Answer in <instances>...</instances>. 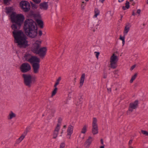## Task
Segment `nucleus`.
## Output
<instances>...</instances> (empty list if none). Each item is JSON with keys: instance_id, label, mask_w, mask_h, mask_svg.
<instances>
[{"instance_id": "1", "label": "nucleus", "mask_w": 148, "mask_h": 148, "mask_svg": "<svg viewBox=\"0 0 148 148\" xmlns=\"http://www.w3.org/2000/svg\"><path fill=\"white\" fill-rule=\"evenodd\" d=\"M10 18L12 23H13L11 27L14 30L12 33L15 42L18 43L20 47H26L28 45L27 37L21 30L17 31L24 20V16L21 14L16 15L15 12H13L10 15Z\"/></svg>"}, {"instance_id": "2", "label": "nucleus", "mask_w": 148, "mask_h": 148, "mask_svg": "<svg viewBox=\"0 0 148 148\" xmlns=\"http://www.w3.org/2000/svg\"><path fill=\"white\" fill-rule=\"evenodd\" d=\"M24 29L26 35L31 38H35L37 34L36 23L31 19H26L24 22Z\"/></svg>"}, {"instance_id": "3", "label": "nucleus", "mask_w": 148, "mask_h": 148, "mask_svg": "<svg viewBox=\"0 0 148 148\" xmlns=\"http://www.w3.org/2000/svg\"><path fill=\"white\" fill-rule=\"evenodd\" d=\"M24 58L25 61L32 64L34 73L35 74L38 73L40 68V59L36 56H32L29 53L25 54Z\"/></svg>"}, {"instance_id": "4", "label": "nucleus", "mask_w": 148, "mask_h": 148, "mask_svg": "<svg viewBox=\"0 0 148 148\" xmlns=\"http://www.w3.org/2000/svg\"><path fill=\"white\" fill-rule=\"evenodd\" d=\"M41 42L37 40L34 43L32 47V51L34 53L38 54L41 58H43L46 55L47 48L43 47L40 48Z\"/></svg>"}, {"instance_id": "5", "label": "nucleus", "mask_w": 148, "mask_h": 148, "mask_svg": "<svg viewBox=\"0 0 148 148\" xmlns=\"http://www.w3.org/2000/svg\"><path fill=\"white\" fill-rule=\"evenodd\" d=\"M22 77L24 79V84L29 87H30L31 85L34 83L36 81V77H32L30 74H23Z\"/></svg>"}, {"instance_id": "6", "label": "nucleus", "mask_w": 148, "mask_h": 148, "mask_svg": "<svg viewBox=\"0 0 148 148\" xmlns=\"http://www.w3.org/2000/svg\"><path fill=\"white\" fill-rule=\"evenodd\" d=\"M92 132L93 135L97 134L98 133V127L97 124V120L96 118H93Z\"/></svg>"}, {"instance_id": "7", "label": "nucleus", "mask_w": 148, "mask_h": 148, "mask_svg": "<svg viewBox=\"0 0 148 148\" xmlns=\"http://www.w3.org/2000/svg\"><path fill=\"white\" fill-rule=\"evenodd\" d=\"M20 5L24 12H26L30 10V5L28 2L25 1H22L20 2Z\"/></svg>"}, {"instance_id": "8", "label": "nucleus", "mask_w": 148, "mask_h": 148, "mask_svg": "<svg viewBox=\"0 0 148 148\" xmlns=\"http://www.w3.org/2000/svg\"><path fill=\"white\" fill-rule=\"evenodd\" d=\"M20 69L22 73H25L29 71L31 69V67L29 64L24 63L21 66Z\"/></svg>"}, {"instance_id": "9", "label": "nucleus", "mask_w": 148, "mask_h": 148, "mask_svg": "<svg viewBox=\"0 0 148 148\" xmlns=\"http://www.w3.org/2000/svg\"><path fill=\"white\" fill-rule=\"evenodd\" d=\"M138 105V101L136 100L134 102L131 103L129 105V108L131 111H133L134 109L137 108Z\"/></svg>"}, {"instance_id": "10", "label": "nucleus", "mask_w": 148, "mask_h": 148, "mask_svg": "<svg viewBox=\"0 0 148 148\" xmlns=\"http://www.w3.org/2000/svg\"><path fill=\"white\" fill-rule=\"evenodd\" d=\"M27 133L25 131L20 137L16 140L15 144H18L21 143L25 138Z\"/></svg>"}, {"instance_id": "11", "label": "nucleus", "mask_w": 148, "mask_h": 148, "mask_svg": "<svg viewBox=\"0 0 148 148\" xmlns=\"http://www.w3.org/2000/svg\"><path fill=\"white\" fill-rule=\"evenodd\" d=\"M60 124L58 123L57 125V126L56 128L53 133V138L56 139L57 137V136L58 134V132L60 129Z\"/></svg>"}, {"instance_id": "12", "label": "nucleus", "mask_w": 148, "mask_h": 148, "mask_svg": "<svg viewBox=\"0 0 148 148\" xmlns=\"http://www.w3.org/2000/svg\"><path fill=\"white\" fill-rule=\"evenodd\" d=\"M93 139L91 136H89L84 143V145L86 148H89Z\"/></svg>"}, {"instance_id": "13", "label": "nucleus", "mask_w": 148, "mask_h": 148, "mask_svg": "<svg viewBox=\"0 0 148 148\" xmlns=\"http://www.w3.org/2000/svg\"><path fill=\"white\" fill-rule=\"evenodd\" d=\"M48 2H44L41 3L40 4V8L41 9H43L47 10L48 8Z\"/></svg>"}, {"instance_id": "14", "label": "nucleus", "mask_w": 148, "mask_h": 148, "mask_svg": "<svg viewBox=\"0 0 148 148\" xmlns=\"http://www.w3.org/2000/svg\"><path fill=\"white\" fill-rule=\"evenodd\" d=\"M73 126L70 125L69 126L67 130V135H71L73 132Z\"/></svg>"}, {"instance_id": "15", "label": "nucleus", "mask_w": 148, "mask_h": 148, "mask_svg": "<svg viewBox=\"0 0 148 148\" xmlns=\"http://www.w3.org/2000/svg\"><path fill=\"white\" fill-rule=\"evenodd\" d=\"M118 59L117 57L113 53L110 58V62H117Z\"/></svg>"}, {"instance_id": "16", "label": "nucleus", "mask_w": 148, "mask_h": 148, "mask_svg": "<svg viewBox=\"0 0 148 148\" xmlns=\"http://www.w3.org/2000/svg\"><path fill=\"white\" fill-rule=\"evenodd\" d=\"M85 73H83L82 74L80 79L79 87H81L83 84L85 78Z\"/></svg>"}, {"instance_id": "17", "label": "nucleus", "mask_w": 148, "mask_h": 148, "mask_svg": "<svg viewBox=\"0 0 148 148\" xmlns=\"http://www.w3.org/2000/svg\"><path fill=\"white\" fill-rule=\"evenodd\" d=\"M36 21L38 23V25L41 28H42L43 27V22L42 20L37 19L36 20Z\"/></svg>"}, {"instance_id": "18", "label": "nucleus", "mask_w": 148, "mask_h": 148, "mask_svg": "<svg viewBox=\"0 0 148 148\" xmlns=\"http://www.w3.org/2000/svg\"><path fill=\"white\" fill-rule=\"evenodd\" d=\"M130 30V27L129 25H126L125 26L124 31V36L127 34V33Z\"/></svg>"}, {"instance_id": "19", "label": "nucleus", "mask_w": 148, "mask_h": 148, "mask_svg": "<svg viewBox=\"0 0 148 148\" xmlns=\"http://www.w3.org/2000/svg\"><path fill=\"white\" fill-rule=\"evenodd\" d=\"M87 126L86 125L83 126V127L81 131V133L82 134H85L87 131Z\"/></svg>"}, {"instance_id": "20", "label": "nucleus", "mask_w": 148, "mask_h": 148, "mask_svg": "<svg viewBox=\"0 0 148 148\" xmlns=\"http://www.w3.org/2000/svg\"><path fill=\"white\" fill-rule=\"evenodd\" d=\"M110 62V67L113 69H115L117 67V62Z\"/></svg>"}, {"instance_id": "21", "label": "nucleus", "mask_w": 148, "mask_h": 148, "mask_svg": "<svg viewBox=\"0 0 148 148\" xmlns=\"http://www.w3.org/2000/svg\"><path fill=\"white\" fill-rule=\"evenodd\" d=\"M125 6H123L122 7V9L123 10H125L126 9H128L130 7L129 2L127 1L125 3Z\"/></svg>"}, {"instance_id": "22", "label": "nucleus", "mask_w": 148, "mask_h": 148, "mask_svg": "<svg viewBox=\"0 0 148 148\" xmlns=\"http://www.w3.org/2000/svg\"><path fill=\"white\" fill-rule=\"evenodd\" d=\"M95 14L94 16V17H96L99 14L100 11L97 8H95L94 10Z\"/></svg>"}, {"instance_id": "23", "label": "nucleus", "mask_w": 148, "mask_h": 148, "mask_svg": "<svg viewBox=\"0 0 148 148\" xmlns=\"http://www.w3.org/2000/svg\"><path fill=\"white\" fill-rule=\"evenodd\" d=\"M6 8V13H10L12 12L13 11V8L12 7H8V8Z\"/></svg>"}, {"instance_id": "24", "label": "nucleus", "mask_w": 148, "mask_h": 148, "mask_svg": "<svg viewBox=\"0 0 148 148\" xmlns=\"http://www.w3.org/2000/svg\"><path fill=\"white\" fill-rule=\"evenodd\" d=\"M9 118H8V119H11L13 118L14 117L16 116L15 114L13 113L12 112H11V113L9 114Z\"/></svg>"}, {"instance_id": "25", "label": "nucleus", "mask_w": 148, "mask_h": 148, "mask_svg": "<svg viewBox=\"0 0 148 148\" xmlns=\"http://www.w3.org/2000/svg\"><path fill=\"white\" fill-rule=\"evenodd\" d=\"M137 76V73H136L132 77L131 80H130V83H132L134 80L136 78Z\"/></svg>"}, {"instance_id": "26", "label": "nucleus", "mask_w": 148, "mask_h": 148, "mask_svg": "<svg viewBox=\"0 0 148 148\" xmlns=\"http://www.w3.org/2000/svg\"><path fill=\"white\" fill-rule=\"evenodd\" d=\"M61 80V78L60 77H59L57 79L56 82L55 83L54 87H56L59 84L60 81Z\"/></svg>"}, {"instance_id": "27", "label": "nucleus", "mask_w": 148, "mask_h": 148, "mask_svg": "<svg viewBox=\"0 0 148 148\" xmlns=\"http://www.w3.org/2000/svg\"><path fill=\"white\" fill-rule=\"evenodd\" d=\"M58 90V88H57V87H55V88L54 89V90L52 92V93L51 95V96L53 97V96L55 95V94L56 93L57 91Z\"/></svg>"}, {"instance_id": "28", "label": "nucleus", "mask_w": 148, "mask_h": 148, "mask_svg": "<svg viewBox=\"0 0 148 148\" xmlns=\"http://www.w3.org/2000/svg\"><path fill=\"white\" fill-rule=\"evenodd\" d=\"M141 132L143 134L148 136V132L147 131L142 130Z\"/></svg>"}, {"instance_id": "29", "label": "nucleus", "mask_w": 148, "mask_h": 148, "mask_svg": "<svg viewBox=\"0 0 148 148\" xmlns=\"http://www.w3.org/2000/svg\"><path fill=\"white\" fill-rule=\"evenodd\" d=\"M51 114L52 117L54 116V114L56 112V110L53 109H52L51 110Z\"/></svg>"}, {"instance_id": "30", "label": "nucleus", "mask_w": 148, "mask_h": 148, "mask_svg": "<svg viewBox=\"0 0 148 148\" xmlns=\"http://www.w3.org/2000/svg\"><path fill=\"white\" fill-rule=\"evenodd\" d=\"M65 144L64 143H61L60 145V148H64Z\"/></svg>"}, {"instance_id": "31", "label": "nucleus", "mask_w": 148, "mask_h": 148, "mask_svg": "<svg viewBox=\"0 0 148 148\" xmlns=\"http://www.w3.org/2000/svg\"><path fill=\"white\" fill-rule=\"evenodd\" d=\"M31 6L33 9H36L38 8L37 5L35 3H33L31 5Z\"/></svg>"}, {"instance_id": "32", "label": "nucleus", "mask_w": 148, "mask_h": 148, "mask_svg": "<svg viewBox=\"0 0 148 148\" xmlns=\"http://www.w3.org/2000/svg\"><path fill=\"white\" fill-rule=\"evenodd\" d=\"M36 4H39L41 2V0H32Z\"/></svg>"}, {"instance_id": "33", "label": "nucleus", "mask_w": 148, "mask_h": 148, "mask_svg": "<svg viewBox=\"0 0 148 148\" xmlns=\"http://www.w3.org/2000/svg\"><path fill=\"white\" fill-rule=\"evenodd\" d=\"M78 99L79 100V103H76L77 106H78L79 105V104L80 103V102H81L83 100L82 98H79V97L78 98Z\"/></svg>"}, {"instance_id": "34", "label": "nucleus", "mask_w": 148, "mask_h": 148, "mask_svg": "<svg viewBox=\"0 0 148 148\" xmlns=\"http://www.w3.org/2000/svg\"><path fill=\"white\" fill-rule=\"evenodd\" d=\"M133 111L132 110L131 111L130 110V108H129L128 110H127V115H129Z\"/></svg>"}, {"instance_id": "35", "label": "nucleus", "mask_w": 148, "mask_h": 148, "mask_svg": "<svg viewBox=\"0 0 148 148\" xmlns=\"http://www.w3.org/2000/svg\"><path fill=\"white\" fill-rule=\"evenodd\" d=\"M31 129V127H27L26 128L25 131L27 133L29 132V130Z\"/></svg>"}, {"instance_id": "36", "label": "nucleus", "mask_w": 148, "mask_h": 148, "mask_svg": "<svg viewBox=\"0 0 148 148\" xmlns=\"http://www.w3.org/2000/svg\"><path fill=\"white\" fill-rule=\"evenodd\" d=\"M125 36L124 35L123 36V37H122L121 35H120V38L119 39L122 41H123V40H125Z\"/></svg>"}, {"instance_id": "37", "label": "nucleus", "mask_w": 148, "mask_h": 148, "mask_svg": "<svg viewBox=\"0 0 148 148\" xmlns=\"http://www.w3.org/2000/svg\"><path fill=\"white\" fill-rule=\"evenodd\" d=\"M95 53H96V58H98L99 56V53L98 52H95Z\"/></svg>"}, {"instance_id": "38", "label": "nucleus", "mask_w": 148, "mask_h": 148, "mask_svg": "<svg viewBox=\"0 0 148 148\" xmlns=\"http://www.w3.org/2000/svg\"><path fill=\"white\" fill-rule=\"evenodd\" d=\"M86 3H85V4H82V5H81V7L82 9V10H84V7L86 5Z\"/></svg>"}, {"instance_id": "39", "label": "nucleus", "mask_w": 148, "mask_h": 148, "mask_svg": "<svg viewBox=\"0 0 148 148\" xmlns=\"http://www.w3.org/2000/svg\"><path fill=\"white\" fill-rule=\"evenodd\" d=\"M62 119L61 118H59L58 119V123H60L62 121Z\"/></svg>"}, {"instance_id": "40", "label": "nucleus", "mask_w": 148, "mask_h": 148, "mask_svg": "<svg viewBox=\"0 0 148 148\" xmlns=\"http://www.w3.org/2000/svg\"><path fill=\"white\" fill-rule=\"evenodd\" d=\"M135 66H136L135 65H133L132 66H131V68H130V70H131V71L133 70L134 69V68L135 67Z\"/></svg>"}, {"instance_id": "41", "label": "nucleus", "mask_w": 148, "mask_h": 148, "mask_svg": "<svg viewBox=\"0 0 148 148\" xmlns=\"http://www.w3.org/2000/svg\"><path fill=\"white\" fill-rule=\"evenodd\" d=\"M83 96V95L81 93H79V96L78 97V98L79 97V98H82V97Z\"/></svg>"}, {"instance_id": "42", "label": "nucleus", "mask_w": 148, "mask_h": 148, "mask_svg": "<svg viewBox=\"0 0 148 148\" xmlns=\"http://www.w3.org/2000/svg\"><path fill=\"white\" fill-rule=\"evenodd\" d=\"M10 1V0H4L3 1L5 4H7Z\"/></svg>"}, {"instance_id": "43", "label": "nucleus", "mask_w": 148, "mask_h": 148, "mask_svg": "<svg viewBox=\"0 0 148 148\" xmlns=\"http://www.w3.org/2000/svg\"><path fill=\"white\" fill-rule=\"evenodd\" d=\"M107 90L108 91V92L109 93L111 92V89L110 87H108L107 88Z\"/></svg>"}, {"instance_id": "44", "label": "nucleus", "mask_w": 148, "mask_h": 148, "mask_svg": "<svg viewBox=\"0 0 148 148\" xmlns=\"http://www.w3.org/2000/svg\"><path fill=\"white\" fill-rule=\"evenodd\" d=\"M140 12H141L140 10V9H139L137 10V12H136V13H137L138 14H140Z\"/></svg>"}, {"instance_id": "45", "label": "nucleus", "mask_w": 148, "mask_h": 148, "mask_svg": "<svg viewBox=\"0 0 148 148\" xmlns=\"http://www.w3.org/2000/svg\"><path fill=\"white\" fill-rule=\"evenodd\" d=\"M42 34V32L41 31H39V35L40 36H41Z\"/></svg>"}, {"instance_id": "46", "label": "nucleus", "mask_w": 148, "mask_h": 148, "mask_svg": "<svg viewBox=\"0 0 148 148\" xmlns=\"http://www.w3.org/2000/svg\"><path fill=\"white\" fill-rule=\"evenodd\" d=\"M100 141H101V144L103 145H104V144H103V140L102 139H101L100 140Z\"/></svg>"}, {"instance_id": "47", "label": "nucleus", "mask_w": 148, "mask_h": 148, "mask_svg": "<svg viewBox=\"0 0 148 148\" xmlns=\"http://www.w3.org/2000/svg\"><path fill=\"white\" fill-rule=\"evenodd\" d=\"M135 10H134L132 12V15L133 16H135Z\"/></svg>"}, {"instance_id": "48", "label": "nucleus", "mask_w": 148, "mask_h": 148, "mask_svg": "<svg viewBox=\"0 0 148 148\" xmlns=\"http://www.w3.org/2000/svg\"><path fill=\"white\" fill-rule=\"evenodd\" d=\"M132 140H130L129 141V145H130L132 143Z\"/></svg>"}, {"instance_id": "49", "label": "nucleus", "mask_w": 148, "mask_h": 148, "mask_svg": "<svg viewBox=\"0 0 148 148\" xmlns=\"http://www.w3.org/2000/svg\"><path fill=\"white\" fill-rule=\"evenodd\" d=\"M107 77V75L106 74H104L103 76V78H106Z\"/></svg>"}, {"instance_id": "50", "label": "nucleus", "mask_w": 148, "mask_h": 148, "mask_svg": "<svg viewBox=\"0 0 148 148\" xmlns=\"http://www.w3.org/2000/svg\"><path fill=\"white\" fill-rule=\"evenodd\" d=\"M122 41V43H123V45H124L125 44V40H123Z\"/></svg>"}, {"instance_id": "51", "label": "nucleus", "mask_w": 148, "mask_h": 148, "mask_svg": "<svg viewBox=\"0 0 148 148\" xmlns=\"http://www.w3.org/2000/svg\"><path fill=\"white\" fill-rule=\"evenodd\" d=\"M100 148H104V145H103L102 146H101Z\"/></svg>"}, {"instance_id": "52", "label": "nucleus", "mask_w": 148, "mask_h": 148, "mask_svg": "<svg viewBox=\"0 0 148 148\" xmlns=\"http://www.w3.org/2000/svg\"><path fill=\"white\" fill-rule=\"evenodd\" d=\"M119 2H121L124 1V0H118Z\"/></svg>"}, {"instance_id": "53", "label": "nucleus", "mask_w": 148, "mask_h": 148, "mask_svg": "<svg viewBox=\"0 0 148 148\" xmlns=\"http://www.w3.org/2000/svg\"><path fill=\"white\" fill-rule=\"evenodd\" d=\"M67 138H71V135H67Z\"/></svg>"}, {"instance_id": "54", "label": "nucleus", "mask_w": 148, "mask_h": 148, "mask_svg": "<svg viewBox=\"0 0 148 148\" xmlns=\"http://www.w3.org/2000/svg\"><path fill=\"white\" fill-rule=\"evenodd\" d=\"M105 0H100V2L103 3V1H104Z\"/></svg>"}, {"instance_id": "55", "label": "nucleus", "mask_w": 148, "mask_h": 148, "mask_svg": "<svg viewBox=\"0 0 148 148\" xmlns=\"http://www.w3.org/2000/svg\"><path fill=\"white\" fill-rule=\"evenodd\" d=\"M123 17V16L122 15H121V19H120V20L121 21L122 20V18Z\"/></svg>"}, {"instance_id": "56", "label": "nucleus", "mask_w": 148, "mask_h": 148, "mask_svg": "<svg viewBox=\"0 0 148 148\" xmlns=\"http://www.w3.org/2000/svg\"><path fill=\"white\" fill-rule=\"evenodd\" d=\"M30 3L31 4V5H32L33 4V2H31V1L30 2Z\"/></svg>"}, {"instance_id": "57", "label": "nucleus", "mask_w": 148, "mask_h": 148, "mask_svg": "<svg viewBox=\"0 0 148 148\" xmlns=\"http://www.w3.org/2000/svg\"><path fill=\"white\" fill-rule=\"evenodd\" d=\"M129 148H134L132 146H130Z\"/></svg>"}, {"instance_id": "58", "label": "nucleus", "mask_w": 148, "mask_h": 148, "mask_svg": "<svg viewBox=\"0 0 148 148\" xmlns=\"http://www.w3.org/2000/svg\"><path fill=\"white\" fill-rule=\"evenodd\" d=\"M66 127V125H64V126H63V127L64 128H65Z\"/></svg>"}, {"instance_id": "59", "label": "nucleus", "mask_w": 148, "mask_h": 148, "mask_svg": "<svg viewBox=\"0 0 148 148\" xmlns=\"http://www.w3.org/2000/svg\"><path fill=\"white\" fill-rule=\"evenodd\" d=\"M85 3H84V1L82 2V4L83 3L84 4H85Z\"/></svg>"}, {"instance_id": "60", "label": "nucleus", "mask_w": 148, "mask_h": 148, "mask_svg": "<svg viewBox=\"0 0 148 148\" xmlns=\"http://www.w3.org/2000/svg\"><path fill=\"white\" fill-rule=\"evenodd\" d=\"M147 3L148 4V0H147Z\"/></svg>"}, {"instance_id": "61", "label": "nucleus", "mask_w": 148, "mask_h": 148, "mask_svg": "<svg viewBox=\"0 0 148 148\" xmlns=\"http://www.w3.org/2000/svg\"><path fill=\"white\" fill-rule=\"evenodd\" d=\"M114 71V73H115L116 72V71Z\"/></svg>"}, {"instance_id": "62", "label": "nucleus", "mask_w": 148, "mask_h": 148, "mask_svg": "<svg viewBox=\"0 0 148 148\" xmlns=\"http://www.w3.org/2000/svg\"><path fill=\"white\" fill-rule=\"evenodd\" d=\"M63 133V130H62V132H61V134H62Z\"/></svg>"}, {"instance_id": "63", "label": "nucleus", "mask_w": 148, "mask_h": 148, "mask_svg": "<svg viewBox=\"0 0 148 148\" xmlns=\"http://www.w3.org/2000/svg\"><path fill=\"white\" fill-rule=\"evenodd\" d=\"M85 0L87 2L88 1H89V0Z\"/></svg>"}, {"instance_id": "64", "label": "nucleus", "mask_w": 148, "mask_h": 148, "mask_svg": "<svg viewBox=\"0 0 148 148\" xmlns=\"http://www.w3.org/2000/svg\"><path fill=\"white\" fill-rule=\"evenodd\" d=\"M76 79V78H74V80H75V81Z\"/></svg>"}]
</instances>
